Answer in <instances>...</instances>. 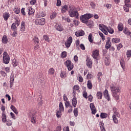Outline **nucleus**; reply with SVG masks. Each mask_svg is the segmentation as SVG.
Wrapping results in <instances>:
<instances>
[{"label": "nucleus", "mask_w": 131, "mask_h": 131, "mask_svg": "<svg viewBox=\"0 0 131 131\" xmlns=\"http://www.w3.org/2000/svg\"><path fill=\"white\" fill-rule=\"evenodd\" d=\"M110 89L113 93V96L116 98V100H119V93L120 92L119 87L114 84H112L110 85Z\"/></svg>", "instance_id": "nucleus-1"}, {"label": "nucleus", "mask_w": 131, "mask_h": 131, "mask_svg": "<svg viewBox=\"0 0 131 131\" xmlns=\"http://www.w3.org/2000/svg\"><path fill=\"white\" fill-rule=\"evenodd\" d=\"M69 14L70 17H75L76 19H78L79 14L77 10H75V7L73 5H69Z\"/></svg>", "instance_id": "nucleus-2"}, {"label": "nucleus", "mask_w": 131, "mask_h": 131, "mask_svg": "<svg viewBox=\"0 0 131 131\" xmlns=\"http://www.w3.org/2000/svg\"><path fill=\"white\" fill-rule=\"evenodd\" d=\"M94 16V15L92 14H86L83 15H82L80 18L81 21H82V23H86L89 19H91Z\"/></svg>", "instance_id": "nucleus-3"}, {"label": "nucleus", "mask_w": 131, "mask_h": 131, "mask_svg": "<svg viewBox=\"0 0 131 131\" xmlns=\"http://www.w3.org/2000/svg\"><path fill=\"white\" fill-rule=\"evenodd\" d=\"M3 55V63L4 64L10 63V55L8 54L7 52H4Z\"/></svg>", "instance_id": "nucleus-4"}, {"label": "nucleus", "mask_w": 131, "mask_h": 131, "mask_svg": "<svg viewBox=\"0 0 131 131\" xmlns=\"http://www.w3.org/2000/svg\"><path fill=\"white\" fill-rule=\"evenodd\" d=\"M64 65L67 67L69 71H71V70L73 69V68H74L73 63H72V62H71V60H67L64 62Z\"/></svg>", "instance_id": "nucleus-5"}, {"label": "nucleus", "mask_w": 131, "mask_h": 131, "mask_svg": "<svg viewBox=\"0 0 131 131\" xmlns=\"http://www.w3.org/2000/svg\"><path fill=\"white\" fill-rule=\"evenodd\" d=\"M35 23L36 25H45L46 24V19L44 18L36 19Z\"/></svg>", "instance_id": "nucleus-6"}, {"label": "nucleus", "mask_w": 131, "mask_h": 131, "mask_svg": "<svg viewBox=\"0 0 131 131\" xmlns=\"http://www.w3.org/2000/svg\"><path fill=\"white\" fill-rule=\"evenodd\" d=\"M71 43H72V37L70 36L65 42V46L66 48L68 49L71 46Z\"/></svg>", "instance_id": "nucleus-7"}, {"label": "nucleus", "mask_w": 131, "mask_h": 131, "mask_svg": "<svg viewBox=\"0 0 131 131\" xmlns=\"http://www.w3.org/2000/svg\"><path fill=\"white\" fill-rule=\"evenodd\" d=\"M90 109H91L92 114H96L97 113V110L96 109V107L94 103H90Z\"/></svg>", "instance_id": "nucleus-8"}, {"label": "nucleus", "mask_w": 131, "mask_h": 131, "mask_svg": "<svg viewBox=\"0 0 131 131\" xmlns=\"http://www.w3.org/2000/svg\"><path fill=\"white\" fill-rule=\"evenodd\" d=\"M61 13L62 14H64V13H66V12H67V11H69V6L64 5L62 6H61Z\"/></svg>", "instance_id": "nucleus-9"}, {"label": "nucleus", "mask_w": 131, "mask_h": 131, "mask_svg": "<svg viewBox=\"0 0 131 131\" xmlns=\"http://www.w3.org/2000/svg\"><path fill=\"white\" fill-rule=\"evenodd\" d=\"M55 29L57 30V31H63L64 30V28L62 26V25H60L59 24H56L55 25Z\"/></svg>", "instance_id": "nucleus-10"}, {"label": "nucleus", "mask_w": 131, "mask_h": 131, "mask_svg": "<svg viewBox=\"0 0 131 131\" xmlns=\"http://www.w3.org/2000/svg\"><path fill=\"white\" fill-rule=\"evenodd\" d=\"M92 57L96 60L97 59H98V57H99V51L98 50H95L94 51H93Z\"/></svg>", "instance_id": "nucleus-11"}, {"label": "nucleus", "mask_w": 131, "mask_h": 131, "mask_svg": "<svg viewBox=\"0 0 131 131\" xmlns=\"http://www.w3.org/2000/svg\"><path fill=\"white\" fill-rule=\"evenodd\" d=\"M75 34L77 37H79V36H83L84 35V31L83 30H80L79 31H77L75 33Z\"/></svg>", "instance_id": "nucleus-12"}, {"label": "nucleus", "mask_w": 131, "mask_h": 131, "mask_svg": "<svg viewBox=\"0 0 131 131\" xmlns=\"http://www.w3.org/2000/svg\"><path fill=\"white\" fill-rule=\"evenodd\" d=\"M103 96L104 98L107 100V101L111 100L110 96H109V94L108 93V90H105L103 92Z\"/></svg>", "instance_id": "nucleus-13"}, {"label": "nucleus", "mask_w": 131, "mask_h": 131, "mask_svg": "<svg viewBox=\"0 0 131 131\" xmlns=\"http://www.w3.org/2000/svg\"><path fill=\"white\" fill-rule=\"evenodd\" d=\"M111 47V42H110V37H107V40L106 42L105 45V49L108 50V49H110Z\"/></svg>", "instance_id": "nucleus-14"}, {"label": "nucleus", "mask_w": 131, "mask_h": 131, "mask_svg": "<svg viewBox=\"0 0 131 131\" xmlns=\"http://www.w3.org/2000/svg\"><path fill=\"white\" fill-rule=\"evenodd\" d=\"M76 99V97L74 96L72 100V104L74 108L76 107V105L77 104V100Z\"/></svg>", "instance_id": "nucleus-15"}, {"label": "nucleus", "mask_w": 131, "mask_h": 131, "mask_svg": "<svg viewBox=\"0 0 131 131\" xmlns=\"http://www.w3.org/2000/svg\"><path fill=\"white\" fill-rule=\"evenodd\" d=\"M86 62L88 67L89 68H92V67H93V62H92L91 60L87 58Z\"/></svg>", "instance_id": "nucleus-16"}, {"label": "nucleus", "mask_w": 131, "mask_h": 131, "mask_svg": "<svg viewBox=\"0 0 131 131\" xmlns=\"http://www.w3.org/2000/svg\"><path fill=\"white\" fill-rule=\"evenodd\" d=\"M99 28L101 31L108 29V27L104 25L99 24Z\"/></svg>", "instance_id": "nucleus-17"}, {"label": "nucleus", "mask_w": 131, "mask_h": 131, "mask_svg": "<svg viewBox=\"0 0 131 131\" xmlns=\"http://www.w3.org/2000/svg\"><path fill=\"white\" fill-rule=\"evenodd\" d=\"M34 9H33V8H31V7H28V15H33V14H34Z\"/></svg>", "instance_id": "nucleus-18"}, {"label": "nucleus", "mask_w": 131, "mask_h": 131, "mask_svg": "<svg viewBox=\"0 0 131 131\" xmlns=\"http://www.w3.org/2000/svg\"><path fill=\"white\" fill-rule=\"evenodd\" d=\"M31 121L32 123H36V116L35 115V114H34L31 119Z\"/></svg>", "instance_id": "nucleus-19"}, {"label": "nucleus", "mask_w": 131, "mask_h": 131, "mask_svg": "<svg viewBox=\"0 0 131 131\" xmlns=\"http://www.w3.org/2000/svg\"><path fill=\"white\" fill-rule=\"evenodd\" d=\"M2 119L3 123H5L7 122V115H6L5 113H2Z\"/></svg>", "instance_id": "nucleus-20"}, {"label": "nucleus", "mask_w": 131, "mask_h": 131, "mask_svg": "<svg viewBox=\"0 0 131 131\" xmlns=\"http://www.w3.org/2000/svg\"><path fill=\"white\" fill-rule=\"evenodd\" d=\"M85 24L89 27H93V26L94 25V21L93 20H88Z\"/></svg>", "instance_id": "nucleus-21"}, {"label": "nucleus", "mask_w": 131, "mask_h": 131, "mask_svg": "<svg viewBox=\"0 0 131 131\" xmlns=\"http://www.w3.org/2000/svg\"><path fill=\"white\" fill-rule=\"evenodd\" d=\"M26 25H25V21H22L21 23V28H20V31H22L24 32V31H25V26Z\"/></svg>", "instance_id": "nucleus-22"}, {"label": "nucleus", "mask_w": 131, "mask_h": 131, "mask_svg": "<svg viewBox=\"0 0 131 131\" xmlns=\"http://www.w3.org/2000/svg\"><path fill=\"white\" fill-rule=\"evenodd\" d=\"M96 96L99 99V100H102V98H103V94L101 92H98L97 93Z\"/></svg>", "instance_id": "nucleus-23"}, {"label": "nucleus", "mask_w": 131, "mask_h": 131, "mask_svg": "<svg viewBox=\"0 0 131 131\" xmlns=\"http://www.w3.org/2000/svg\"><path fill=\"white\" fill-rule=\"evenodd\" d=\"M87 86L89 90H92V89H93V84L92 83L91 80L88 81Z\"/></svg>", "instance_id": "nucleus-24"}, {"label": "nucleus", "mask_w": 131, "mask_h": 131, "mask_svg": "<svg viewBox=\"0 0 131 131\" xmlns=\"http://www.w3.org/2000/svg\"><path fill=\"white\" fill-rule=\"evenodd\" d=\"M3 18H4V20L7 21L9 18H10V14L8 13H5L3 14Z\"/></svg>", "instance_id": "nucleus-25"}, {"label": "nucleus", "mask_w": 131, "mask_h": 131, "mask_svg": "<svg viewBox=\"0 0 131 131\" xmlns=\"http://www.w3.org/2000/svg\"><path fill=\"white\" fill-rule=\"evenodd\" d=\"M112 41L115 43H118V42H120V39L119 38H113L112 39Z\"/></svg>", "instance_id": "nucleus-26"}, {"label": "nucleus", "mask_w": 131, "mask_h": 131, "mask_svg": "<svg viewBox=\"0 0 131 131\" xmlns=\"http://www.w3.org/2000/svg\"><path fill=\"white\" fill-rule=\"evenodd\" d=\"M2 42L3 43L6 44L8 43V38L7 36L4 35L2 37Z\"/></svg>", "instance_id": "nucleus-27"}, {"label": "nucleus", "mask_w": 131, "mask_h": 131, "mask_svg": "<svg viewBox=\"0 0 131 131\" xmlns=\"http://www.w3.org/2000/svg\"><path fill=\"white\" fill-rule=\"evenodd\" d=\"M56 115L57 118H60L62 116V111L57 110L56 112Z\"/></svg>", "instance_id": "nucleus-28"}, {"label": "nucleus", "mask_w": 131, "mask_h": 131, "mask_svg": "<svg viewBox=\"0 0 131 131\" xmlns=\"http://www.w3.org/2000/svg\"><path fill=\"white\" fill-rule=\"evenodd\" d=\"M33 40L35 45L38 44L39 43V39L37 36H34L33 38Z\"/></svg>", "instance_id": "nucleus-29"}, {"label": "nucleus", "mask_w": 131, "mask_h": 131, "mask_svg": "<svg viewBox=\"0 0 131 131\" xmlns=\"http://www.w3.org/2000/svg\"><path fill=\"white\" fill-rule=\"evenodd\" d=\"M10 108L11 109V110H12V111L14 112V113L16 114H18V111H17V108H16V107L13 105H11V106H10Z\"/></svg>", "instance_id": "nucleus-30"}, {"label": "nucleus", "mask_w": 131, "mask_h": 131, "mask_svg": "<svg viewBox=\"0 0 131 131\" xmlns=\"http://www.w3.org/2000/svg\"><path fill=\"white\" fill-rule=\"evenodd\" d=\"M118 29L119 31H122L123 30V24L122 23H119L118 26Z\"/></svg>", "instance_id": "nucleus-31"}, {"label": "nucleus", "mask_w": 131, "mask_h": 131, "mask_svg": "<svg viewBox=\"0 0 131 131\" xmlns=\"http://www.w3.org/2000/svg\"><path fill=\"white\" fill-rule=\"evenodd\" d=\"M48 73L51 75H53V74H55V70H54V68H50L48 71Z\"/></svg>", "instance_id": "nucleus-32"}, {"label": "nucleus", "mask_w": 131, "mask_h": 131, "mask_svg": "<svg viewBox=\"0 0 131 131\" xmlns=\"http://www.w3.org/2000/svg\"><path fill=\"white\" fill-rule=\"evenodd\" d=\"M100 128L101 131H106V129H105V126H104L103 123L100 122Z\"/></svg>", "instance_id": "nucleus-33"}, {"label": "nucleus", "mask_w": 131, "mask_h": 131, "mask_svg": "<svg viewBox=\"0 0 131 131\" xmlns=\"http://www.w3.org/2000/svg\"><path fill=\"white\" fill-rule=\"evenodd\" d=\"M59 111L64 112V106H63V103L61 102L59 103Z\"/></svg>", "instance_id": "nucleus-34"}, {"label": "nucleus", "mask_w": 131, "mask_h": 131, "mask_svg": "<svg viewBox=\"0 0 131 131\" xmlns=\"http://www.w3.org/2000/svg\"><path fill=\"white\" fill-rule=\"evenodd\" d=\"M73 113L74 116L77 117V116H78V109L77 108H74L73 111Z\"/></svg>", "instance_id": "nucleus-35"}, {"label": "nucleus", "mask_w": 131, "mask_h": 131, "mask_svg": "<svg viewBox=\"0 0 131 131\" xmlns=\"http://www.w3.org/2000/svg\"><path fill=\"white\" fill-rule=\"evenodd\" d=\"M14 80H15V77L14 76V74L11 73L10 76V82H14Z\"/></svg>", "instance_id": "nucleus-36"}, {"label": "nucleus", "mask_w": 131, "mask_h": 131, "mask_svg": "<svg viewBox=\"0 0 131 131\" xmlns=\"http://www.w3.org/2000/svg\"><path fill=\"white\" fill-rule=\"evenodd\" d=\"M120 63V65H121V67L123 68V69H124V68L125 67L124 60L121 59Z\"/></svg>", "instance_id": "nucleus-37"}, {"label": "nucleus", "mask_w": 131, "mask_h": 131, "mask_svg": "<svg viewBox=\"0 0 131 131\" xmlns=\"http://www.w3.org/2000/svg\"><path fill=\"white\" fill-rule=\"evenodd\" d=\"M106 30L111 34H113V33H114V30H113V29L112 28H111V27L107 28V29H106Z\"/></svg>", "instance_id": "nucleus-38"}, {"label": "nucleus", "mask_w": 131, "mask_h": 131, "mask_svg": "<svg viewBox=\"0 0 131 131\" xmlns=\"http://www.w3.org/2000/svg\"><path fill=\"white\" fill-rule=\"evenodd\" d=\"M61 57L62 59L66 58V57H67V52H66V51L62 52L61 54Z\"/></svg>", "instance_id": "nucleus-39"}, {"label": "nucleus", "mask_w": 131, "mask_h": 131, "mask_svg": "<svg viewBox=\"0 0 131 131\" xmlns=\"http://www.w3.org/2000/svg\"><path fill=\"white\" fill-rule=\"evenodd\" d=\"M13 11L15 14H19V13H20V9H19L18 7H15Z\"/></svg>", "instance_id": "nucleus-40"}, {"label": "nucleus", "mask_w": 131, "mask_h": 131, "mask_svg": "<svg viewBox=\"0 0 131 131\" xmlns=\"http://www.w3.org/2000/svg\"><path fill=\"white\" fill-rule=\"evenodd\" d=\"M123 8L125 12H128V11H129L128 8V4H125V5L123 6Z\"/></svg>", "instance_id": "nucleus-41"}, {"label": "nucleus", "mask_w": 131, "mask_h": 131, "mask_svg": "<svg viewBox=\"0 0 131 131\" xmlns=\"http://www.w3.org/2000/svg\"><path fill=\"white\" fill-rule=\"evenodd\" d=\"M97 76L98 80H99V81H101V80L102 79V76H103V74L101 72H99L98 73Z\"/></svg>", "instance_id": "nucleus-42"}, {"label": "nucleus", "mask_w": 131, "mask_h": 131, "mask_svg": "<svg viewBox=\"0 0 131 131\" xmlns=\"http://www.w3.org/2000/svg\"><path fill=\"white\" fill-rule=\"evenodd\" d=\"M113 120L114 123H116V124L118 123V120L117 119V117L115 116H113Z\"/></svg>", "instance_id": "nucleus-43"}, {"label": "nucleus", "mask_w": 131, "mask_h": 131, "mask_svg": "<svg viewBox=\"0 0 131 131\" xmlns=\"http://www.w3.org/2000/svg\"><path fill=\"white\" fill-rule=\"evenodd\" d=\"M107 115V114L106 113H102L100 114V117L101 118L104 119V118H106Z\"/></svg>", "instance_id": "nucleus-44"}, {"label": "nucleus", "mask_w": 131, "mask_h": 131, "mask_svg": "<svg viewBox=\"0 0 131 131\" xmlns=\"http://www.w3.org/2000/svg\"><path fill=\"white\" fill-rule=\"evenodd\" d=\"M43 38L46 41H47V42H50V38L48 35H45L43 36Z\"/></svg>", "instance_id": "nucleus-45"}, {"label": "nucleus", "mask_w": 131, "mask_h": 131, "mask_svg": "<svg viewBox=\"0 0 131 131\" xmlns=\"http://www.w3.org/2000/svg\"><path fill=\"white\" fill-rule=\"evenodd\" d=\"M93 35L92 34H90L89 36H88V39L90 41V42H93Z\"/></svg>", "instance_id": "nucleus-46"}, {"label": "nucleus", "mask_w": 131, "mask_h": 131, "mask_svg": "<svg viewBox=\"0 0 131 131\" xmlns=\"http://www.w3.org/2000/svg\"><path fill=\"white\" fill-rule=\"evenodd\" d=\"M11 29L13 30H16L17 27L16 26V23H13L11 25Z\"/></svg>", "instance_id": "nucleus-47"}, {"label": "nucleus", "mask_w": 131, "mask_h": 131, "mask_svg": "<svg viewBox=\"0 0 131 131\" xmlns=\"http://www.w3.org/2000/svg\"><path fill=\"white\" fill-rule=\"evenodd\" d=\"M38 103V105L40 106V105H42V100H41V98L39 97L37 100Z\"/></svg>", "instance_id": "nucleus-48"}, {"label": "nucleus", "mask_w": 131, "mask_h": 131, "mask_svg": "<svg viewBox=\"0 0 131 131\" xmlns=\"http://www.w3.org/2000/svg\"><path fill=\"white\" fill-rule=\"evenodd\" d=\"M98 33H99V35H100V37H101L102 40H104L105 39V36H104V34H102V33L100 31H99Z\"/></svg>", "instance_id": "nucleus-49"}, {"label": "nucleus", "mask_w": 131, "mask_h": 131, "mask_svg": "<svg viewBox=\"0 0 131 131\" xmlns=\"http://www.w3.org/2000/svg\"><path fill=\"white\" fill-rule=\"evenodd\" d=\"M12 65L13 67H16L18 65V63L16 62V59H13L12 60Z\"/></svg>", "instance_id": "nucleus-50"}, {"label": "nucleus", "mask_w": 131, "mask_h": 131, "mask_svg": "<svg viewBox=\"0 0 131 131\" xmlns=\"http://www.w3.org/2000/svg\"><path fill=\"white\" fill-rule=\"evenodd\" d=\"M61 78H65L66 77V74L65 73L61 72L60 74Z\"/></svg>", "instance_id": "nucleus-51"}, {"label": "nucleus", "mask_w": 131, "mask_h": 131, "mask_svg": "<svg viewBox=\"0 0 131 131\" xmlns=\"http://www.w3.org/2000/svg\"><path fill=\"white\" fill-rule=\"evenodd\" d=\"M56 16H57V13H52V15L50 16V18H51V19H53L56 18Z\"/></svg>", "instance_id": "nucleus-52"}, {"label": "nucleus", "mask_w": 131, "mask_h": 131, "mask_svg": "<svg viewBox=\"0 0 131 131\" xmlns=\"http://www.w3.org/2000/svg\"><path fill=\"white\" fill-rule=\"evenodd\" d=\"M126 55H127V58H129L130 57H131V50L127 51L126 53Z\"/></svg>", "instance_id": "nucleus-53"}, {"label": "nucleus", "mask_w": 131, "mask_h": 131, "mask_svg": "<svg viewBox=\"0 0 131 131\" xmlns=\"http://www.w3.org/2000/svg\"><path fill=\"white\" fill-rule=\"evenodd\" d=\"M86 78H87V79H92V78H93V75L91 74H88L86 75Z\"/></svg>", "instance_id": "nucleus-54"}, {"label": "nucleus", "mask_w": 131, "mask_h": 131, "mask_svg": "<svg viewBox=\"0 0 131 131\" xmlns=\"http://www.w3.org/2000/svg\"><path fill=\"white\" fill-rule=\"evenodd\" d=\"M83 97L85 99H88V93H86L85 91L83 92Z\"/></svg>", "instance_id": "nucleus-55"}, {"label": "nucleus", "mask_w": 131, "mask_h": 131, "mask_svg": "<svg viewBox=\"0 0 131 131\" xmlns=\"http://www.w3.org/2000/svg\"><path fill=\"white\" fill-rule=\"evenodd\" d=\"M1 75L3 76V77H6L7 76V73H6V72H5L3 71H1Z\"/></svg>", "instance_id": "nucleus-56"}, {"label": "nucleus", "mask_w": 131, "mask_h": 131, "mask_svg": "<svg viewBox=\"0 0 131 131\" xmlns=\"http://www.w3.org/2000/svg\"><path fill=\"white\" fill-rule=\"evenodd\" d=\"M65 106L67 108H68V107H70V103L69 101H67L65 102Z\"/></svg>", "instance_id": "nucleus-57"}, {"label": "nucleus", "mask_w": 131, "mask_h": 131, "mask_svg": "<svg viewBox=\"0 0 131 131\" xmlns=\"http://www.w3.org/2000/svg\"><path fill=\"white\" fill-rule=\"evenodd\" d=\"M63 101H64V102L68 101V98L67 97V96H66V94L63 95Z\"/></svg>", "instance_id": "nucleus-58"}, {"label": "nucleus", "mask_w": 131, "mask_h": 131, "mask_svg": "<svg viewBox=\"0 0 131 131\" xmlns=\"http://www.w3.org/2000/svg\"><path fill=\"white\" fill-rule=\"evenodd\" d=\"M6 124L8 125V126H11L12 125V121H6Z\"/></svg>", "instance_id": "nucleus-59"}, {"label": "nucleus", "mask_w": 131, "mask_h": 131, "mask_svg": "<svg viewBox=\"0 0 131 131\" xmlns=\"http://www.w3.org/2000/svg\"><path fill=\"white\" fill-rule=\"evenodd\" d=\"M113 116H116L117 117H119V113L118 112H114Z\"/></svg>", "instance_id": "nucleus-60"}, {"label": "nucleus", "mask_w": 131, "mask_h": 131, "mask_svg": "<svg viewBox=\"0 0 131 131\" xmlns=\"http://www.w3.org/2000/svg\"><path fill=\"white\" fill-rule=\"evenodd\" d=\"M123 47L121 43H119L117 46V50H119L120 49H121Z\"/></svg>", "instance_id": "nucleus-61"}, {"label": "nucleus", "mask_w": 131, "mask_h": 131, "mask_svg": "<svg viewBox=\"0 0 131 131\" xmlns=\"http://www.w3.org/2000/svg\"><path fill=\"white\" fill-rule=\"evenodd\" d=\"M88 100L90 102H92L93 101V96H92V95H90L88 97Z\"/></svg>", "instance_id": "nucleus-62"}, {"label": "nucleus", "mask_w": 131, "mask_h": 131, "mask_svg": "<svg viewBox=\"0 0 131 131\" xmlns=\"http://www.w3.org/2000/svg\"><path fill=\"white\" fill-rule=\"evenodd\" d=\"M80 47L81 49V50H82V51H84V50H85V47H84V45H83V43L80 44Z\"/></svg>", "instance_id": "nucleus-63"}, {"label": "nucleus", "mask_w": 131, "mask_h": 131, "mask_svg": "<svg viewBox=\"0 0 131 131\" xmlns=\"http://www.w3.org/2000/svg\"><path fill=\"white\" fill-rule=\"evenodd\" d=\"M74 90H75V91H78V90H79V86L78 85H75L74 86Z\"/></svg>", "instance_id": "nucleus-64"}]
</instances>
